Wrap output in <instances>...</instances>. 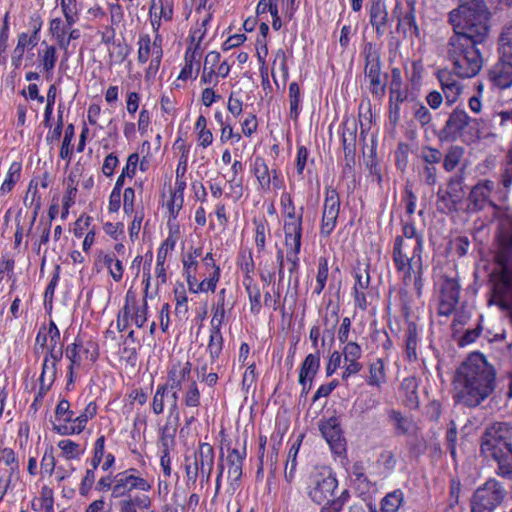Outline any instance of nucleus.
Wrapping results in <instances>:
<instances>
[{
    "mask_svg": "<svg viewBox=\"0 0 512 512\" xmlns=\"http://www.w3.org/2000/svg\"><path fill=\"white\" fill-rule=\"evenodd\" d=\"M491 19L492 12L485 0L463 1L448 13L453 32L445 52L458 77L471 78L480 72L483 57L479 45L489 38Z\"/></svg>",
    "mask_w": 512,
    "mask_h": 512,
    "instance_id": "f257e3e1",
    "label": "nucleus"
},
{
    "mask_svg": "<svg viewBox=\"0 0 512 512\" xmlns=\"http://www.w3.org/2000/svg\"><path fill=\"white\" fill-rule=\"evenodd\" d=\"M454 400L468 408H476L489 398L496 388V370L481 353H471L456 369Z\"/></svg>",
    "mask_w": 512,
    "mask_h": 512,
    "instance_id": "f03ea898",
    "label": "nucleus"
},
{
    "mask_svg": "<svg viewBox=\"0 0 512 512\" xmlns=\"http://www.w3.org/2000/svg\"><path fill=\"white\" fill-rule=\"evenodd\" d=\"M480 455L495 463V473L512 479V423L496 421L485 427L480 437Z\"/></svg>",
    "mask_w": 512,
    "mask_h": 512,
    "instance_id": "7ed1b4c3",
    "label": "nucleus"
},
{
    "mask_svg": "<svg viewBox=\"0 0 512 512\" xmlns=\"http://www.w3.org/2000/svg\"><path fill=\"white\" fill-rule=\"evenodd\" d=\"M440 142L474 141L480 138L479 119L472 118L464 108L457 106L448 115L437 133Z\"/></svg>",
    "mask_w": 512,
    "mask_h": 512,
    "instance_id": "20e7f679",
    "label": "nucleus"
},
{
    "mask_svg": "<svg viewBox=\"0 0 512 512\" xmlns=\"http://www.w3.org/2000/svg\"><path fill=\"white\" fill-rule=\"evenodd\" d=\"M337 486V479L332 470L326 466L314 467L306 480L307 495L318 505L331 502L330 497Z\"/></svg>",
    "mask_w": 512,
    "mask_h": 512,
    "instance_id": "39448f33",
    "label": "nucleus"
},
{
    "mask_svg": "<svg viewBox=\"0 0 512 512\" xmlns=\"http://www.w3.org/2000/svg\"><path fill=\"white\" fill-rule=\"evenodd\" d=\"M214 448L206 442L200 443L192 458L186 457L185 469L189 482L195 483L201 478V483L208 484L214 467Z\"/></svg>",
    "mask_w": 512,
    "mask_h": 512,
    "instance_id": "423d86ee",
    "label": "nucleus"
},
{
    "mask_svg": "<svg viewBox=\"0 0 512 512\" xmlns=\"http://www.w3.org/2000/svg\"><path fill=\"white\" fill-rule=\"evenodd\" d=\"M506 493L501 482L494 478L488 479L473 493L471 512H493L503 503Z\"/></svg>",
    "mask_w": 512,
    "mask_h": 512,
    "instance_id": "0eeeda50",
    "label": "nucleus"
},
{
    "mask_svg": "<svg viewBox=\"0 0 512 512\" xmlns=\"http://www.w3.org/2000/svg\"><path fill=\"white\" fill-rule=\"evenodd\" d=\"M365 67L364 73L370 82V92L378 99L386 94L388 74L382 73V63L379 51L368 43L364 47Z\"/></svg>",
    "mask_w": 512,
    "mask_h": 512,
    "instance_id": "6e6552de",
    "label": "nucleus"
},
{
    "mask_svg": "<svg viewBox=\"0 0 512 512\" xmlns=\"http://www.w3.org/2000/svg\"><path fill=\"white\" fill-rule=\"evenodd\" d=\"M500 272L495 276L493 295L503 309H512V267L503 254L498 255Z\"/></svg>",
    "mask_w": 512,
    "mask_h": 512,
    "instance_id": "1a4fd4ad",
    "label": "nucleus"
},
{
    "mask_svg": "<svg viewBox=\"0 0 512 512\" xmlns=\"http://www.w3.org/2000/svg\"><path fill=\"white\" fill-rule=\"evenodd\" d=\"M135 469H128L120 472L114 477V485L112 487L111 496L113 498L128 497L134 489L147 492L151 489L148 481L134 474Z\"/></svg>",
    "mask_w": 512,
    "mask_h": 512,
    "instance_id": "9d476101",
    "label": "nucleus"
},
{
    "mask_svg": "<svg viewBox=\"0 0 512 512\" xmlns=\"http://www.w3.org/2000/svg\"><path fill=\"white\" fill-rule=\"evenodd\" d=\"M495 190V183L490 179H481L472 186L468 197V209L471 212H479L486 207H496L491 199V195Z\"/></svg>",
    "mask_w": 512,
    "mask_h": 512,
    "instance_id": "9b49d317",
    "label": "nucleus"
},
{
    "mask_svg": "<svg viewBox=\"0 0 512 512\" xmlns=\"http://www.w3.org/2000/svg\"><path fill=\"white\" fill-rule=\"evenodd\" d=\"M340 211V198L333 188H327L323 206V215L320 232L323 236H329L336 227Z\"/></svg>",
    "mask_w": 512,
    "mask_h": 512,
    "instance_id": "f8f14e48",
    "label": "nucleus"
},
{
    "mask_svg": "<svg viewBox=\"0 0 512 512\" xmlns=\"http://www.w3.org/2000/svg\"><path fill=\"white\" fill-rule=\"evenodd\" d=\"M192 364L189 361H177L168 371L167 382L164 384L170 390L180 391L182 384L191 382Z\"/></svg>",
    "mask_w": 512,
    "mask_h": 512,
    "instance_id": "ddd939ff",
    "label": "nucleus"
},
{
    "mask_svg": "<svg viewBox=\"0 0 512 512\" xmlns=\"http://www.w3.org/2000/svg\"><path fill=\"white\" fill-rule=\"evenodd\" d=\"M489 82L501 90L512 86V62L499 61L487 72Z\"/></svg>",
    "mask_w": 512,
    "mask_h": 512,
    "instance_id": "4468645a",
    "label": "nucleus"
},
{
    "mask_svg": "<svg viewBox=\"0 0 512 512\" xmlns=\"http://www.w3.org/2000/svg\"><path fill=\"white\" fill-rule=\"evenodd\" d=\"M246 457V447H243V451L240 452L238 449H232L229 453L227 460L229 464L228 469V480L229 487L232 493L240 487V480L242 476V465L243 460Z\"/></svg>",
    "mask_w": 512,
    "mask_h": 512,
    "instance_id": "2eb2a0df",
    "label": "nucleus"
},
{
    "mask_svg": "<svg viewBox=\"0 0 512 512\" xmlns=\"http://www.w3.org/2000/svg\"><path fill=\"white\" fill-rule=\"evenodd\" d=\"M437 78L441 84L446 104L451 106L456 102L459 94L461 93L462 86L452 74V72L446 69L439 70L437 73Z\"/></svg>",
    "mask_w": 512,
    "mask_h": 512,
    "instance_id": "dca6fc26",
    "label": "nucleus"
},
{
    "mask_svg": "<svg viewBox=\"0 0 512 512\" xmlns=\"http://www.w3.org/2000/svg\"><path fill=\"white\" fill-rule=\"evenodd\" d=\"M319 429L332 450L339 452L343 449L344 438L337 418H329L327 421L320 424Z\"/></svg>",
    "mask_w": 512,
    "mask_h": 512,
    "instance_id": "f3484780",
    "label": "nucleus"
},
{
    "mask_svg": "<svg viewBox=\"0 0 512 512\" xmlns=\"http://www.w3.org/2000/svg\"><path fill=\"white\" fill-rule=\"evenodd\" d=\"M302 221H303V207L300 208L298 219L284 220V234L285 245L288 247H295V250H301L302 239Z\"/></svg>",
    "mask_w": 512,
    "mask_h": 512,
    "instance_id": "a211bd4d",
    "label": "nucleus"
},
{
    "mask_svg": "<svg viewBox=\"0 0 512 512\" xmlns=\"http://www.w3.org/2000/svg\"><path fill=\"white\" fill-rule=\"evenodd\" d=\"M387 419L388 422L393 426L395 435H410L417 429V425L413 418L403 415L399 410H388Z\"/></svg>",
    "mask_w": 512,
    "mask_h": 512,
    "instance_id": "6ab92c4d",
    "label": "nucleus"
},
{
    "mask_svg": "<svg viewBox=\"0 0 512 512\" xmlns=\"http://www.w3.org/2000/svg\"><path fill=\"white\" fill-rule=\"evenodd\" d=\"M418 380L415 377L404 378L400 385V393L402 403L409 409H417L419 407Z\"/></svg>",
    "mask_w": 512,
    "mask_h": 512,
    "instance_id": "aec40b11",
    "label": "nucleus"
},
{
    "mask_svg": "<svg viewBox=\"0 0 512 512\" xmlns=\"http://www.w3.org/2000/svg\"><path fill=\"white\" fill-rule=\"evenodd\" d=\"M179 423L167 418L164 426L160 429L159 445L161 453H170L176 446V432Z\"/></svg>",
    "mask_w": 512,
    "mask_h": 512,
    "instance_id": "412c9836",
    "label": "nucleus"
},
{
    "mask_svg": "<svg viewBox=\"0 0 512 512\" xmlns=\"http://www.w3.org/2000/svg\"><path fill=\"white\" fill-rule=\"evenodd\" d=\"M466 168L461 167L454 175L447 181V195L453 199V202H461L464 194Z\"/></svg>",
    "mask_w": 512,
    "mask_h": 512,
    "instance_id": "4be33fe9",
    "label": "nucleus"
},
{
    "mask_svg": "<svg viewBox=\"0 0 512 512\" xmlns=\"http://www.w3.org/2000/svg\"><path fill=\"white\" fill-rule=\"evenodd\" d=\"M342 146H343L346 166L351 168L355 164L356 128L350 129L346 126L343 127Z\"/></svg>",
    "mask_w": 512,
    "mask_h": 512,
    "instance_id": "5701e85b",
    "label": "nucleus"
},
{
    "mask_svg": "<svg viewBox=\"0 0 512 512\" xmlns=\"http://www.w3.org/2000/svg\"><path fill=\"white\" fill-rule=\"evenodd\" d=\"M387 20L388 13L385 3L380 0L373 2L370 8V23L375 27L378 35L384 34Z\"/></svg>",
    "mask_w": 512,
    "mask_h": 512,
    "instance_id": "b1692460",
    "label": "nucleus"
},
{
    "mask_svg": "<svg viewBox=\"0 0 512 512\" xmlns=\"http://www.w3.org/2000/svg\"><path fill=\"white\" fill-rule=\"evenodd\" d=\"M402 226V235L403 239H414L415 246L413 248L414 258L422 257L423 247H424V236L421 233L417 232L416 226L414 222L411 221H401Z\"/></svg>",
    "mask_w": 512,
    "mask_h": 512,
    "instance_id": "393cba45",
    "label": "nucleus"
},
{
    "mask_svg": "<svg viewBox=\"0 0 512 512\" xmlns=\"http://www.w3.org/2000/svg\"><path fill=\"white\" fill-rule=\"evenodd\" d=\"M498 60L512 62V29H503L498 38Z\"/></svg>",
    "mask_w": 512,
    "mask_h": 512,
    "instance_id": "a878e982",
    "label": "nucleus"
},
{
    "mask_svg": "<svg viewBox=\"0 0 512 512\" xmlns=\"http://www.w3.org/2000/svg\"><path fill=\"white\" fill-rule=\"evenodd\" d=\"M407 245L405 244V240L403 236H396L393 244L392 251V259L397 271H402L404 267L411 266L408 263V259L410 258L405 252L404 249Z\"/></svg>",
    "mask_w": 512,
    "mask_h": 512,
    "instance_id": "bb28decb",
    "label": "nucleus"
},
{
    "mask_svg": "<svg viewBox=\"0 0 512 512\" xmlns=\"http://www.w3.org/2000/svg\"><path fill=\"white\" fill-rule=\"evenodd\" d=\"M408 6H409V8L404 13V15L398 16L397 30L398 31L402 30L404 34H406L409 31L418 36L419 28L416 24L414 5H413V3L408 2Z\"/></svg>",
    "mask_w": 512,
    "mask_h": 512,
    "instance_id": "cd10ccee",
    "label": "nucleus"
},
{
    "mask_svg": "<svg viewBox=\"0 0 512 512\" xmlns=\"http://www.w3.org/2000/svg\"><path fill=\"white\" fill-rule=\"evenodd\" d=\"M386 382V373L384 361L378 358L376 361L370 364L369 377L367 383L370 386L381 387Z\"/></svg>",
    "mask_w": 512,
    "mask_h": 512,
    "instance_id": "c85d7f7f",
    "label": "nucleus"
},
{
    "mask_svg": "<svg viewBox=\"0 0 512 512\" xmlns=\"http://www.w3.org/2000/svg\"><path fill=\"white\" fill-rule=\"evenodd\" d=\"M459 296L460 285L458 281L454 278H445L441 287L440 299L458 303Z\"/></svg>",
    "mask_w": 512,
    "mask_h": 512,
    "instance_id": "c756f323",
    "label": "nucleus"
},
{
    "mask_svg": "<svg viewBox=\"0 0 512 512\" xmlns=\"http://www.w3.org/2000/svg\"><path fill=\"white\" fill-rule=\"evenodd\" d=\"M403 499L404 495L400 489L388 493L381 501L382 512H398Z\"/></svg>",
    "mask_w": 512,
    "mask_h": 512,
    "instance_id": "7c9ffc66",
    "label": "nucleus"
},
{
    "mask_svg": "<svg viewBox=\"0 0 512 512\" xmlns=\"http://www.w3.org/2000/svg\"><path fill=\"white\" fill-rule=\"evenodd\" d=\"M464 155V148L461 146H451L446 152L443 160V168L447 172L453 171L460 163Z\"/></svg>",
    "mask_w": 512,
    "mask_h": 512,
    "instance_id": "2f4dec72",
    "label": "nucleus"
},
{
    "mask_svg": "<svg viewBox=\"0 0 512 512\" xmlns=\"http://www.w3.org/2000/svg\"><path fill=\"white\" fill-rule=\"evenodd\" d=\"M37 502L39 503V507H37L35 501L32 502V508L35 511L44 510V512H54V496L52 488L43 486Z\"/></svg>",
    "mask_w": 512,
    "mask_h": 512,
    "instance_id": "473e14b6",
    "label": "nucleus"
},
{
    "mask_svg": "<svg viewBox=\"0 0 512 512\" xmlns=\"http://www.w3.org/2000/svg\"><path fill=\"white\" fill-rule=\"evenodd\" d=\"M254 174L264 190H268L271 184V177L268 166L264 159L257 157L254 161Z\"/></svg>",
    "mask_w": 512,
    "mask_h": 512,
    "instance_id": "72a5a7b5",
    "label": "nucleus"
},
{
    "mask_svg": "<svg viewBox=\"0 0 512 512\" xmlns=\"http://www.w3.org/2000/svg\"><path fill=\"white\" fill-rule=\"evenodd\" d=\"M405 350L409 361L417 359V329L415 324H409L408 329L405 333Z\"/></svg>",
    "mask_w": 512,
    "mask_h": 512,
    "instance_id": "f704fd0d",
    "label": "nucleus"
},
{
    "mask_svg": "<svg viewBox=\"0 0 512 512\" xmlns=\"http://www.w3.org/2000/svg\"><path fill=\"white\" fill-rule=\"evenodd\" d=\"M320 368V354L316 352L315 354H309L304 359L300 372H299V383H303L305 380V376L307 372L318 371Z\"/></svg>",
    "mask_w": 512,
    "mask_h": 512,
    "instance_id": "c9c22d12",
    "label": "nucleus"
},
{
    "mask_svg": "<svg viewBox=\"0 0 512 512\" xmlns=\"http://www.w3.org/2000/svg\"><path fill=\"white\" fill-rule=\"evenodd\" d=\"M207 348L212 362L219 358L223 349V336L221 331H210V338Z\"/></svg>",
    "mask_w": 512,
    "mask_h": 512,
    "instance_id": "e433bc0d",
    "label": "nucleus"
},
{
    "mask_svg": "<svg viewBox=\"0 0 512 512\" xmlns=\"http://www.w3.org/2000/svg\"><path fill=\"white\" fill-rule=\"evenodd\" d=\"M20 172H21V164L18 162H13L10 165L6 179L4 180V182L0 188V190L3 193L10 192L12 190L15 183L20 179Z\"/></svg>",
    "mask_w": 512,
    "mask_h": 512,
    "instance_id": "4c0bfd02",
    "label": "nucleus"
},
{
    "mask_svg": "<svg viewBox=\"0 0 512 512\" xmlns=\"http://www.w3.org/2000/svg\"><path fill=\"white\" fill-rule=\"evenodd\" d=\"M40 62L46 72H51L56 64L57 55L54 46H46L42 51H39Z\"/></svg>",
    "mask_w": 512,
    "mask_h": 512,
    "instance_id": "58836bf2",
    "label": "nucleus"
},
{
    "mask_svg": "<svg viewBox=\"0 0 512 512\" xmlns=\"http://www.w3.org/2000/svg\"><path fill=\"white\" fill-rule=\"evenodd\" d=\"M170 389L164 384L158 385L152 401V410L156 415L163 413L165 406V398L168 396Z\"/></svg>",
    "mask_w": 512,
    "mask_h": 512,
    "instance_id": "ea45409f",
    "label": "nucleus"
},
{
    "mask_svg": "<svg viewBox=\"0 0 512 512\" xmlns=\"http://www.w3.org/2000/svg\"><path fill=\"white\" fill-rule=\"evenodd\" d=\"M289 99H290V117L297 120L299 116L300 106V88L296 82L289 85Z\"/></svg>",
    "mask_w": 512,
    "mask_h": 512,
    "instance_id": "a19ab883",
    "label": "nucleus"
},
{
    "mask_svg": "<svg viewBox=\"0 0 512 512\" xmlns=\"http://www.w3.org/2000/svg\"><path fill=\"white\" fill-rule=\"evenodd\" d=\"M58 446L62 450L63 456L67 460L78 459L83 453V450L80 449L79 444L69 439L59 441Z\"/></svg>",
    "mask_w": 512,
    "mask_h": 512,
    "instance_id": "79ce46f5",
    "label": "nucleus"
},
{
    "mask_svg": "<svg viewBox=\"0 0 512 512\" xmlns=\"http://www.w3.org/2000/svg\"><path fill=\"white\" fill-rule=\"evenodd\" d=\"M185 406L197 408L200 405V391L195 380H191L183 396Z\"/></svg>",
    "mask_w": 512,
    "mask_h": 512,
    "instance_id": "37998d69",
    "label": "nucleus"
},
{
    "mask_svg": "<svg viewBox=\"0 0 512 512\" xmlns=\"http://www.w3.org/2000/svg\"><path fill=\"white\" fill-rule=\"evenodd\" d=\"M138 56L139 63L144 64L148 61L149 56L152 54L151 39L148 34H142L138 39Z\"/></svg>",
    "mask_w": 512,
    "mask_h": 512,
    "instance_id": "c03bdc74",
    "label": "nucleus"
},
{
    "mask_svg": "<svg viewBox=\"0 0 512 512\" xmlns=\"http://www.w3.org/2000/svg\"><path fill=\"white\" fill-rule=\"evenodd\" d=\"M460 202H453L447 192L439 189L437 192L436 207L439 212L447 213L456 210Z\"/></svg>",
    "mask_w": 512,
    "mask_h": 512,
    "instance_id": "a18cd8bd",
    "label": "nucleus"
},
{
    "mask_svg": "<svg viewBox=\"0 0 512 512\" xmlns=\"http://www.w3.org/2000/svg\"><path fill=\"white\" fill-rule=\"evenodd\" d=\"M212 268L214 269L212 275L209 279H205L202 282H200L195 291L198 292H205V291H212L214 292L216 289L217 282L220 278V268L215 263H212Z\"/></svg>",
    "mask_w": 512,
    "mask_h": 512,
    "instance_id": "49530a36",
    "label": "nucleus"
},
{
    "mask_svg": "<svg viewBox=\"0 0 512 512\" xmlns=\"http://www.w3.org/2000/svg\"><path fill=\"white\" fill-rule=\"evenodd\" d=\"M50 30L53 36L57 39L60 48L67 50L69 40L65 39V29L62 27V21L59 18L51 21Z\"/></svg>",
    "mask_w": 512,
    "mask_h": 512,
    "instance_id": "de8ad7c7",
    "label": "nucleus"
},
{
    "mask_svg": "<svg viewBox=\"0 0 512 512\" xmlns=\"http://www.w3.org/2000/svg\"><path fill=\"white\" fill-rule=\"evenodd\" d=\"M18 479L19 476L15 475V468L8 470L7 475L0 477V503L3 501L6 493L15 486Z\"/></svg>",
    "mask_w": 512,
    "mask_h": 512,
    "instance_id": "09e8293b",
    "label": "nucleus"
},
{
    "mask_svg": "<svg viewBox=\"0 0 512 512\" xmlns=\"http://www.w3.org/2000/svg\"><path fill=\"white\" fill-rule=\"evenodd\" d=\"M246 291L248 293L250 301V310L253 314H258L261 310V292L257 285L251 283L246 285Z\"/></svg>",
    "mask_w": 512,
    "mask_h": 512,
    "instance_id": "8fccbe9b",
    "label": "nucleus"
},
{
    "mask_svg": "<svg viewBox=\"0 0 512 512\" xmlns=\"http://www.w3.org/2000/svg\"><path fill=\"white\" fill-rule=\"evenodd\" d=\"M73 137H74V125L69 124L66 127L64 139H63L62 146L60 149V157L62 159L70 158V156L72 154L71 142L73 140Z\"/></svg>",
    "mask_w": 512,
    "mask_h": 512,
    "instance_id": "3c124183",
    "label": "nucleus"
},
{
    "mask_svg": "<svg viewBox=\"0 0 512 512\" xmlns=\"http://www.w3.org/2000/svg\"><path fill=\"white\" fill-rule=\"evenodd\" d=\"M56 379V365L48 362V356H45L42 372L39 378V381L42 383H46L52 385Z\"/></svg>",
    "mask_w": 512,
    "mask_h": 512,
    "instance_id": "603ef678",
    "label": "nucleus"
},
{
    "mask_svg": "<svg viewBox=\"0 0 512 512\" xmlns=\"http://www.w3.org/2000/svg\"><path fill=\"white\" fill-rule=\"evenodd\" d=\"M80 347V343H73L66 348V357L70 360L71 364L69 366V382L73 381V366L80 365L81 357L79 355L78 348Z\"/></svg>",
    "mask_w": 512,
    "mask_h": 512,
    "instance_id": "864d4df0",
    "label": "nucleus"
},
{
    "mask_svg": "<svg viewBox=\"0 0 512 512\" xmlns=\"http://www.w3.org/2000/svg\"><path fill=\"white\" fill-rule=\"evenodd\" d=\"M413 116L421 126L429 124L432 120L430 111L421 103H415L413 105Z\"/></svg>",
    "mask_w": 512,
    "mask_h": 512,
    "instance_id": "5fc2aeb1",
    "label": "nucleus"
},
{
    "mask_svg": "<svg viewBox=\"0 0 512 512\" xmlns=\"http://www.w3.org/2000/svg\"><path fill=\"white\" fill-rule=\"evenodd\" d=\"M56 417L63 418L65 422H73L75 419L74 412L70 410V403L66 399H62L55 410Z\"/></svg>",
    "mask_w": 512,
    "mask_h": 512,
    "instance_id": "6e6d98bb",
    "label": "nucleus"
},
{
    "mask_svg": "<svg viewBox=\"0 0 512 512\" xmlns=\"http://www.w3.org/2000/svg\"><path fill=\"white\" fill-rule=\"evenodd\" d=\"M421 158L426 163V165L434 166L441 161L442 153L437 148L425 147L422 150Z\"/></svg>",
    "mask_w": 512,
    "mask_h": 512,
    "instance_id": "4d7b16f0",
    "label": "nucleus"
},
{
    "mask_svg": "<svg viewBox=\"0 0 512 512\" xmlns=\"http://www.w3.org/2000/svg\"><path fill=\"white\" fill-rule=\"evenodd\" d=\"M292 452H293V448H290L288 458L286 461V465H285V471H284L285 479L288 482H292L293 479L295 478V472H296V466H297V460H296L297 450L294 451V453H292Z\"/></svg>",
    "mask_w": 512,
    "mask_h": 512,
    "instance_id": "13d9d810",
    "label": "nucleus"
},
{
    "mask_svg": "<svg viewBox=\"0 0 512 512\" xmlns=\"http://www.w3.org/2000/svg\"><path fill=\"white\" fill-rule=\"evenodd\" d=\"M55 465H56V461H55V457L53 454V447L50 446L49 448H47L45 450L44 455L42 457L41 469L45 473L51 475L55 470Z\"/></svg>",
    "mask_w": 512,
    "mask_h": 512,
    "instance_id": "bf43d9fd",
    "label": "nucleus"
},
{
    "mask_svg": "<svg viewBox=\"0 0 512 512\" xmlns=\"http://www.w3.org/2000/svg\"><path fill=\"white\" fill-rule=\"evenodd\" d=\"M281 205L284 209L285 220L298 219V214H296V208L290 194L285 193L281 196Z\"/></svg>",
    "mask_w": 512,
    "mask_h": 512,
    "instance_id": "052dcab7",
    "label": "nucleus"
},
{
    "mask_svg": "<svg viewBox=\"0 0 512 512\" xmlns=\"http://www.w3.org/2000/svg\"><path fill=\"white\" fill-rule=\"evenodd\" d=\"M96 413H97V406H96V404L94 402H90L86 406L84 411L80 415L75 417L73 422L74 423H78L84 429L87 421L89 419L93 418L96 415Z\"/></svg>",
    "mask_w": 512,
    "mask_h": 512,
    "instance_id": "680f3d73",
    "label": "nucleus"
},
{
    "mask_svg": "<svg viewBox=\"0 0 512 512\" xmlns=\"http://www.w3.org/2000/svg\"><path fill=\"white\" fill-rule=\"evenodd\" d=\"M104 446H105V437L102 435L100 436L94 446V455L91 460V466L93 469H97L99 464L102 461V458L104 456Z\"/></svg>",
    "mask_w": 512,
    "mask_h": 512,
    "instance_id": "e2e57ef3",
    "label": "nucleus"
},
{
    "mask_svg": "<svg viewBox=\"0 0 512 512\" xmlns=\"http://www.w3.org/2000/svg\"><path fill=\"white\" fill-rule=\"evenodd\" d=\"M125 499L133 503V505L137 507L139 510L148 509L151 505V499L145 493H136L134 495H128V497Z\"/></svg>",
    "mask_w": 512,
    "mask_h": 512,
    "instance_id": "0e129e2a",
    "label": "nucleus"
},
{
    "mask_svg": "<svg viewBox=\"0 0 512 512\" xmlns=\"http://www.w3.org/2000/svg\"><path fill=\"white\" fill-rule=\"evenodd\" d=\"M172 393L167 396V400L169 403V416L167 418L172 419V421H176L179 423L180 416L178 411V391L171 390Z\"/></svg>",
    "mask_w": 512,
    "mask_h": 512,
    "instance_id": "69168bd1",
    "label": "nucleus"
},
{
    "mask_svg": "<svg viewBox=\"0 0 512 512\" xmlns=\"http://www.w3.org/2000/svg\"><path fill=\"white\" fill-rule=\"evenodd\" d=\"M361 354V347L356 342H347L343 348L344 361L358 360Z\"/></svg>",
    "mask_w": 512,
    "mask_h": 512,
    "instance_id": "338daca9",
    "label": "nucleus"
},
{
    "mask_svg": "<svg viewBox=\"0 0 512 512\" xmlns=\"http://www.w3.org/2000/svg\"><path fill=\"white\" fill-rule=\"evenodd\" d=\"M96 469H87L84 478L80 484L79 492L82 496L88 495L95 482V471Z\"/></svg>",
    "mask_w": 512,
    "mask_h": 512,
    "instance_id": "774afa93",
    "label": "nucleus"
}]
</instances>
